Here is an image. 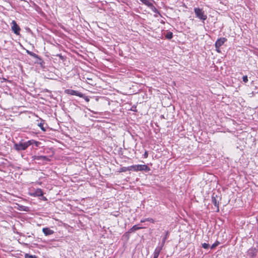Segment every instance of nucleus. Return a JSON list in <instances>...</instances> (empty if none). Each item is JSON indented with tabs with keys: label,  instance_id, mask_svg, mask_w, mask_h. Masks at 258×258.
<instances>
[{
	"label": "nucleus",
	"instance_id": "f257e3e1",
	"mask_svg": "<svg viewBox=\"0 0 258 258\" xmlns=\"http://www.w3.org/2000/svg\"><path fill=\"white\" fill-rule=\"evenodd\" d=\"M121 171L126 172L127 171L133 170L134 171L150 170V168L146 165H134L128 167H123L121 168Z\"/></svg>",
	"mask_w": 258,
	"mask_h": 258
},
{
	"label": "nucleus",
	"instance_id": "f03ea898",
	"mask_svg": "<svg viewBox=\"0 0 258 258\" xmlns=\"http://www.w3.org/2000/svg\"><path fill=\"white\" fill-rule=\"evenodd\" d=\"M194 12L196 17L201 20L204 21L207 19V15L205 14V12L202 9L199 8H195L194 9Z\"/></svg>",
	"mask_w": 258,
	"mask_h": 258
},
{
	"label": "nucleus",
	"instance_id": "7ed1b4c3",
	"mask_svg": "<svg viewBox=\"0 0 258 258\" xmlns=\"http://www.w3.org/2000/svg\"><path fill=\"white\" fill-rule=\"evenodd\" d=\"M26 142H24L22 141H20L19 143H15L14 144V148L18 151L25 150L28 148Z\"/></svg>",
	"mask_w": 258,
	"mask_h": 258
},
{
	"label": "nucleus",
	"instance_id": "20e7f679",
	"mask_svg": "<svg viewBox=\"0 0 258 258\" xmlns=\"http://www.w3.org/2000/svg\"><path fill=\"white\" fill-rule=\"evenodd\" d=\"M227 41L225 38H220L215 42L216 50L218 52H220V47Z\"/></svg>",
	"mask_w": 258,
	"mask_h": 258
},
{
	"label": "nucleus",
	"instance_id": "39448f33",
	"mask_svg": "<svg viewBox=\"0 0 258 258\" xmlns=\"http://www.w3.org/2000/svg\"><path fill=\"white\" fill-rule=\"evenodd\" d=\"M12 30L16 35L20 34V28L17 24L15 20L12 21Z\"/></svg>",
	"mask_w": 258,
	"mask_h": 258
},
{
	"label": "nucleus",
	"instance_id": "423d86ee",
	"mask_svg": "<svg viewBox=\"0 0 258 258\" xmlns=\"http://www.w3.org/2000/svg\"><path fill=\"white\" fill-rule=\"evenodd\" d=\"M65 92L71 95H75L79 96L80 97H83V94L82 93L79 92V91L71 90V89H67L65 90Z\"/></svg>",
	"mask_w": 258,
	"mask_h": 258
},
{
	"label": "nucleus",
	"instance_id": "0eeeda50",
	"mask_svg": "<svg viewBox=\"0 0 258 258\" xmlns=\"http://www.w3.org/2000/svg\"><path fill=\"white\" fill-rule=\"evenodd\" d=\"M26 52L28 54L30 55V56H32L33 57L35 58L38 59L39 61H37V63H39L41 66L42 65V63H44L43 61L42 60V59L36 53L30 51L29 50H26Z\"/></svg>",
	"mask_w": 258,
	"mask_h": 258
},
{
	"label": "nucleus",
	"instance_id": "6e6552de",
	"mask_svg": "<svg viewBox=\"0 0 258 258\" xmlns=\"http://www.w3.org/2000/svg\"><path fill=\"white\" fill-rule=\"evenodd\" d=\"M257 252V249L256 248L251 247L247 251V254L250 257H254Z\"/></svg>",
	"mask_w": 258,
	"mask_h": 258
},
{
	"label": "nucleus",
	"instance_id": "1a4fd4ad",
	"mask_svg": "<svg viewBox=\"0 0 258 258\" xmlns=\"http://www.w3.org/2000/svg\"><path fill=\"white\" fill-rule=\"evenodd\" d=\"M162 249V246H158L154 250L153 258H158Z\"/></svg>",
	"mask_w": 258,
	"mask_h": 258
},
{
	"label": "nucleus",
	"instance_id": "9d476101",
	"mask_svg": "<svg viewBox=\"0 0 258 258\" xmlns=\"http://www.w3.org/2000/svg\"><path fill=\"white\" fill-rule=\"evenodd\" d=\"M42 231L45 236L51 235L54 233L53 230L47 227L43 228L42 229Z\"/></svg>",
	"mask_w": 258,
	"mask_h": 258
},
{
	"label": "nucleus",
	"instance_id": "9b49d317",
	"mask_svg": "<svg viewBox=\"0 0 258 258\" xmlns=\"http://www.w3.org/2000/svg\"><path fill=\"white\" fill-rule=\"evenodd\" d=\"M33 158L34 160H42L46 161H50V159L47 156H34V157H33Z\"/></svg>",
	"mask_w": 258,
	"mask_h": 258
},
{
	"label": "nucleus",
	"instance_id": "f8f14e48",
	"mask_svg": "<svg viewBox=\"0 0 258 258\" xmlns=\"http://www.w3.org/2000/svg\"><path fill=\"white\" fill-rule=\"evenodd\" d=\"M28 147H29L30 145L35 144L36 146H38L39 144H40L39 142L36 141L34 140H31L29 141H28L26 142Z\"/></svg>",
	"mask_w": 258,
	"mask_h": 258
},
{
	"label": "nucleus",
	"instance_id": "ddd939ff",
	"mask_svg": "<svg viewBox=\"0 0 258 258\" xmlns=\"http://www.w3.org/2000/svg\"><path fill=\"white\" fill-rule=\"evenodd\" d=\"M142 227H138L137 225H134L133 226L132 228H131L128 231V232L131 233L133 232H135L138 230H139L140 229H142Z\"/></svg>",
	"mask_w": 258,
	"mask_h": 258
},
{
	"label": "nucleus",
	"instance_id": "4468645a",
	"mask_svg": "<svg viewBox=\"0 0 258 258\" xmlns=\"http://www.w3.org/2000/svg\"><path fill=\"white\" fill-rule=\"evenodd\" d=\"M212 203L214 206L217 208L218 211H219V202L217 201V200L214 197H212Z\"/></svg>",
	"mask_w": 258,
	"mask_h": 258
},
{
	"label": "nucleus",
	"instance_id": "2eb2a0df",
	"mask_svg": "<svg viewBox=\"0 0 258 258\" xmlns=\"http://www.w3.org/2000/svg\"><path fill=\"white\" fill-rule=\"evenodd\" d=\"M35 195L37 197L43 196V192L41 189H37L35 191Z\"/></svg>",
	"mask_w": 258,
	"mask_h": 258
},
{
	"label": "nucleus",
	"instance_id": "dca6fc26",
	"mask_svg": "<svg viewBox=\"0 0 258 258\" xmlns=\"http://www.w3.org/2000/svg\"><path fill=\"white\" fill-rule=\"evenodd\" d=\"M165 37L168 39H170L173 37V33L171 32H168L165 35Z\"/></svg>",
	"mask_w": 258,
	"mask_h": 258
},
{
	"label": "nucleus",
	"instance_id": "f3484780",
	"mask_svg": "<svg viewBox=\"0 0 258 258\" xmlns=\"http://www.w3.org/2000/svg\"><path fill=\"white\" fill-rule=\"evenodd\" d=\"M25 258H37V257L35 255H30L28 253H26L25 254Z\"/></svg>",
	"mask_w": 258,
	"mask_h": 258
},
{
	"label": "nucleus",
	"instance_id": "a211bd4d",
	"mask_svg": "<svg viewBox=\"0 0 258 258\" xmlns=\"http://www.w3.org/2000/svg\"><path fill=\"white\" fill-rule=\"evenodd\" d=\"M219 244V242L218 241H217L215 243H213L211 246V249H214L218 245V244Z\"/></svg>",
	"mask_w": 258,
	"mask_h": 258
},
{
	"label": "nucleus",
	"instance_id": "6ab92c4d",
	"mask_svg": "<svg viewBox=\"0 0 258 258\" xmlns=\"http://www.w3.org/2000/svg\"><path fill=\"white\" fill-rule=\"evenodd\" d=\"M168 232H166V235L164 237V238L163 239V240H162V244L160 246H162V247L163 246L164 244V243H165V241L167 238V236L168 235Z\"/></svg>",
	"mask_w": 258,
	"mask_h": 258
},
{
	"label": "nucleus",
	"instance_id": "aec40b11",
	"mask_svg": "<svg viewBox=\"0 0 258 258\" xmlns=\"http://www.w3.org/2000/svg\"><path fill=\"white\" fill-rule=\"evenodd\" d=\"M202 247L205 249H207L209 247V245L208 243H204L202 244Z\"/></svg>",
	"mask_w": 258,
	"mask_h": 258
},
{
	"label": "nucleus",
	"instance_id": "412c9836",
	"mask_svg": "<svg viewBox=\"0 0 258 258\" xmlns=\"http://www.w3.org/2000/svg\"><path fill=\"white\" fill-rule=\"evenodd\" d=\"M141 1H142L144 4L148 6H150L152 5L151 3H150L148 0H141Z\"/></svg>",
	"mask_w": 258,
	"mask_h": 258
},
{
	"label": "nucleus",
	"instance_id": "4be33fe9",
	"mask_svg": "<svg viewBox=\"0 0 258 258\" xmlns=\"http://www.w3.org/2000/svg\"><path fill=\"white\" fill-rule=\"evenodd\" d=\"M242 80L244 83H246L248 81V78L247 76H244L242 77Z\"/></svg>",
	"mask_w": 258,
	"mask_h": 258
},
{
	"label": "nucleus",
	"instance_id": "5701e85b",
	"mask_svg": "<svg viewBox=\"0 0 258 258\" xmlns=\"http://www.w3.org/2000/svg\"><path fill=\"white\" fill-rule=\"evenodd\" d=\"M38 126L40 127L41 129L42 130V131H45V130L44 129V128L43 127V125L42 123H40L39 124H38Z\"/></svg>",
	"mask_w": 258,
	"mask_h": 258
},
{
	"label": "nucleus",
	"instance_id": "b1692460",
	"mask_svg": "<svg viewBox=\"0 0 258 258\" xmlns=\"http://www.w3.org/2000/svg\"><path fill=\"white\" fill-rule=\"evenodd\" d=\"M146 220V221H149V222H151L152 223L154 222V220L152 218H147V219H145Z\"/></svg>",
	"mask_w": 258,
	"mask_h": 258
},
{
	"label": "nucleus",
	"instance_id": "393cba45",
	"mask_svg": "<svg viewBox=\"0 0 258 258\" xmlns=\"http://www.w3.org/2000/svg\"><path fill=\"white\" fill-rule=\"evenodd\" d=\"M84 98V99L87 102H89L90 99L89 98L87 97V96H84V95H83V97Z\"/></svg>",
	"mask_w": 258,
	"mask_h": 258
},
{
	"label": "nucleus",
	"instance_id": "a878e982",
	"mask_svg": "<svg viewBox=\"0 0 258 258\" xmlns=\"http://www.w3.org/2000/svg\"><path fill=\"white\" fill-rule=\"evenodd\" d=\"M57 56H58L62 60H63L64 59L63 56H62L61 54H57Z\"/></svg>",
	"mask_w": 258,
	"mask_h": 258
},
{
	"label": "nucleus",
	"instance_id": "bb28decb",
	"mask_svg": "<svg viewBox=\"0 0 258 258\" xmlns=\"http://www.w3.org/2000/svg\"><path fill=\"white\" fill-rule=\"evenodd\" d=\"M148 156V152L147 151H146L145 152V153H144V157H145V158H147Z\"/></svg>",
	"mask_w": 258,
	"mask_h": 258
},
{
	"label": "nucleus",
	"instance_id": "cd10ccee",
	"mask_svg": "<svg viewBox=\"0 0 258 258\" xmlns=\"http://www.w3.org/2000/svg\"><path fill=\"white\" fill-rule=\"evenodd\" d=\"M146 222V220H145H145H142L141 221V222H142V223H143V222Z\"/></svg>",
	"mask_w": 258,
	"mask_h": 258
},
{
	"label": "nucleus",
	"instance_id": "c85d7f7f",
	"mask_svg": "<svg viewBox=\"0 0 258 258\" xmlns=\"http://www.w3.org/2000/svg\"><path fill=\"white\" fill-rule=\"evenodd\" d=\"M43 200L44 201H46L47 200L46 198L45 197H43Z\"/></svg>",
	"mask_w": 258,
	"mask_h": 258
},
{
	"label": "nucleus",
	"instance_id": "c756f323",
	"mask_svg": "<svg viewBox=\"0 0 258 258\" xmlns=\"http://www.w3.org/2000/svg\"><path fill=\"white\" fill-rule=\"evenodd\" d=\"M3 79L4 80V81H6V79L5 78H3Z\"/></svg>",
	"mask_w": 258,
	"mask_h": 258
}]
</instances>
